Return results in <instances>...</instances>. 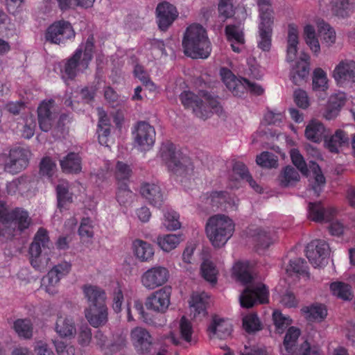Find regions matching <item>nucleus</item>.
<instances>
[{
	"instance_id": "obj_60",
	"label": "nucleus",
	"mask_w": 355,
	"mask_h": 355,
	"mask_svg": "<svg viewBox=\"0 0 355 355\" xmlns=\"http://www.w3.org/2000/svg\"><path fill=\"white\" fill-rule=\"evenodd\" d=\"M131 173L132 170L127 164L120 161L117 162L116 164L115 177L119 184L128 180Z\"/></svg>"
},
{
	"instance_id": "obj_34",
	"label": "nucleus",
	"mask_w": 355,
	"mask_h": 355,
	"mask_svg": "<svg viewBox=\"0 0 355 355\" xmlns=\"http://www.w3.org/2000/svg\"><path fill=\"white\" fill-rule=\"evenodd\" d=\"M232 171L233 177L234 175L237 176L234 178L236 180L239 179L245 180L256 192L261 193L262 191V188L254 180L247 166L243 163L236 162L233 165Z\"/></svg>"
},
{
	"instance_id": "obj_25",
	"label": "nucleus",
	"mask_w": 355,
	"mask_h": 355,
	"mask_svg": "<svg viewBox=\"0 0 355 355\" xmlns=\"http://www.w3.org/2000/svg\"><path fill=\"white\" fill-rule=\"evenodd\" d=\"M54 101H42L37 108V118L40 129L44 132H48L51 130L53 118L51 112Z\"/></svg>"
},
{
	"instance_id": "obj_4",
	"label": "nucleus",
	"mask_w": 355,
	"mask_h": 355,
	"mask_svg": "<svg viewBox=\"0 0 355 355\" xmlns=\"http://www.w3.org/2000/svg\"><path fill=\"white\" fill-rule=\"evenodd\" d=\"M94 49V38L89 35L85 42V48H77L74 53L65 60L62 70V77L73 80L79 72H84L93 59Z\"/></svg>"
},
{
	"instance_id": "obj_58",
	"label": "nucleus",
	"mask_w": 355,
	"mask_h": 355,
	"mask_svg": "<svg viewBox=\"0 0 355 355\" xmlns=\"http://www.w3.org/2000/svg\"><path fill=\"white\" fill-rule=\"evenodd\" d=\"M134 75L139 79L142 84L150 91H154L156 88L155 83L151 80L149 75L140 64H136L134 68Z\"/></svg>"
},
{
	"instance_id": "obj_59",
	"label": "nucleus",
	"mask_w": 355,
	"mask_h": 355,
	"mask_svg": "<svg viewBox=\"0 0 355 355\" xmlns=\"http://www.w3.org/2000/svg\"><path fill=\"white\" fill-rule=\"evenodd\" d=\"M307 263L306 261L302 258H295L291 259L289 264L286 268L288 273L294 272L299 275L307 273Z\"/></svg>"
},
{
	"instance_id": "obj_27",
	"label": "nucleus",
	"mask_w": 355,
	"mask_h": 355,
	"mask_svg": "<svg viewBox=\"0 0 355 355\" xmlns=\"http://www.w3.org/2000/svg\"><path fill=\"white\" fill-rule=\"evenodd\" d=\"M225 33L227 40L231 42V47L234 52L240 53L239 45L245 44V37L243 30L239 25L229 24L225 26Z\"/></svg>"
},
{
	"instance_id": "obj_39",
	"label": "nucleus",
	"mask_w": 355,
	"mask_h": 355,
	"mask_svg": "<svg viewBox=\"0 0 355 355\" xmlns=\"http://www.w3.org/2000/svg\"><path fill=\"white\" fill-rule=\"evenodd\" d=\"M133 250L136 257L141 261H148L154 255V250L151 244L140 239L133 242Z\"/></svg>"
},
{
	"instance_id": "obj_1",
	"label": "nucleus",
	"mask_w": 355,
	"mask_h": 355,
	"mask_svg": "<svg viewBox=\"0 0 355 355\" xmlns=\"http://www.w3.org/2000/svg\"><path fill=\"white\" fill-rule=\"evenodd\" d=\"M179 98L185 109L192 110L197 117L204 120L213 113L220 115L223 112L217 98L213 97L208 92L202 91L196 94L191 91H183Z\"/></svg>"
},
{
	"instance_id": "obj_57",
	"label": "nucleus",
	"mask_w": 355,
	"mask_h": 355,
	"mask_svg": "<svg viewBox=\"0 0 355 355\" xmlns=\"http://www.w3.org/2000/svg\"><path fill=\"white\" fill-rule=\"evenodd\" d=\"M272 320L276 328V331L279 334L283 331L292 323V320L289 316H286L278 310L274 311L272 313Z\"/></svg>"
},
{
	"instance_id": "obj_19",
	"label": "nucleus",
	"mask_w": 355,
	"mask_h": 355,
	"mask_svg": "<svg viewBox=\"0 0 355 355\" xmlns=\"http://www.w3.org/2000/svg\"><path fill=\"white\" fill-rule=\"evenodd\" d=\"M333 77L338 84L355 83V62L351 60L340 61L333 71Z\"/></svg>"
},
{
	"instance_id": "obj_47",
	"label": "nucleus",
	"mask_w": 355,
	"mask_h": 355,
	"mask_svg": "<svg viewBox=\"0 0 355 355\" xmlns=\"http://www.w3.org/2000/svg\"><path fill=\"white\" fill-rule=\"evenodd\" d=\"M298 172L291 166H286L282 171L279 180L281 185L288 187L299 181Z\"/></svg>"
},
{
	"instance_id": "obj_31",
	"label": "nucleus",
	"mask_w": 355,
	"mask_h": 355,
	"mask_svg": "<svg viewBox=\"0 0 355 355\" xmlns=\"http://www.w3.org/2000/svg\"><path fill=\"white\" fill-rule=\"evenodd\" d=\"M83 291L88 305L105 304L106 293L103 288L97 286L87 284L83 287Z\"/></svg>"
},
{
	"instance_id": "obj_2",
	"label": "nucleus",
	"mask_w": 355,
	"mask_h": 355,
	"mask_svg": "<svg viewBox=\"0 0 355 355\" xmlns=\"http://www.w3.org/2000/svg\"><path fill=\"white\" fill-rule=\"evenodd\" d=\"M182 46L184 54L193 59L207 58L211 52V44L207 31L198 24L187 28L182 39Z\"/></svg>"
},
{
	"instance_id": "obj_54",
	"label": "nucleus",
	"mask_w": 355,
	"mask_h": 355,
	"mask_svg": "<svg viewBox=\"0 0 355 355\" xmlns=\"http://www.w3.org/2000/svg\"><path fill=\"white\" fill-rule=\"evenodd\" d=\"M313 89L315 91H324L328 87L327 74L321 68L313 71Z\"/></svg>"
},
{
	"instance_id": "obj_64",
	"label": "nucleus",
	"mask_w": 355,
	"mask_h": 355,
	"mask_svg": "<svg viewBox=\"0 0 355 355\" xmlns=\"http://www.w3.org/2000/svg\"><path fill=\"white\" fill-rule=\"evenodd\" d=\"M260 19H274L270 0H257Z\"/></svg>"
},
{
	"instance_id": "obj_33",
	"label": "nucleus",
	"mask_w": 355,
	"mask_h": 355,
	"mask_svg": "<svg viewBox=\"0 0 355 355\" xmlns=\"http://www.w3.org/2000/svg\"><path fill=\"white\" fill-rule=\"evenodd\" d=\"M345 101L346 96L345 93H338L331 95L324 113L325 119L331 120L336 117L341 107L345 104Z\"/></svg>"
},
{
	"instance_id": "obj_7",
	"label": "nucleus",
	"mask_w": 355,
	"mask_h": 355,
	"mask_svg": "<svg viewBox=\"0 0 355 355\" xmlns=\"http://www.w3.org/2000/svg\"><path fill=\"white\" fill-rule=\"evenodd\" d=\"M76 33L71 24L65 20L53 22L45 32V40L51 44H65L75 37Z\"/></svg>"
},
{
	"instance_id": "obj_46",
	"label": "nucleus",
	"mask_w": 355,
	"mask_h": 355,
	"mask_svg": "<svg viewBox=\"0 0 355 355\" xmlns=\"http://www.w3.org/2000/svg\"><path fill=\"white\" fill-rule=\"evenodd\" d=\"M310 167L312 168L314 177V184L312 185V189L314 191L315 194L319 196L320 192L322 190L325 184V178L322 173V171L319 165L315 162H311Z\"/></svg>"
},
{
	"instance_id": "obj_48",
	"label": "nucleus",
	"mask_w": 355,
	"mask_h": 355,
	"mask_svg": "<svg viewBox=\"0 0 355 355\" xmlns=\"http://www.w3.org/2000/svg\"><path fill=\"white\" fill-rule=\"evenodd\" d=\"M163 225L168 230H176L180 227L179 221L180 215L170 208H166L164 211Z\"/></svg>"
},
{
	"instance_id": "obj_55",
	"label": "nucleus",
	"mask_w": 355,
	"mask_h": 355,
	"mask_svg": "<svg viewBox=\"0 0 355 355\" xmlns=\"http://www.w3.org/2000/svg\"><path fill=\"white\" fill-rule=\"evenodd\" d=\"M277 157L268 151L262 152L256 158V162L258 165L268 168L277 167Z\"/></svg>"
},
{
	"instance_id": "obj_38",
	"label": "nucleus",
	"mask_w": 355,
	"mask_h": 355,
	"mask_svg": "<svg viewBox=\"0 0 355 355\" xmlns=\"http://www.w3.org/2000/svg\"><path fill=\"white\" fill-rule=\"evenodd\" d=\"M348 141L347 134L342 130H337L334 135L324 139L325 147L331 152L336 153L339 147Z\"/></svg>"
},
{
	"instance_id": "obj_36",
	"label": "nucleus",
	"mask_w": 355,
	"mask_h": 355,
	"mask_svg": "<svg viewBox=\"0 0 355 355\" xmlns=\"http://www.w3.org/2000/svg\"><path fill=\"white\" fill-rule=\"evenodd\" d=\"M300 336V330L295 327L288 329L284 336L282 353L283 355H292L295 352L296 343Z\"/></svg>"
},
{
	"instance_id": "obj_62",
	"label": "nucleus",
	"mask_w": 355,
	"mask_h": 355,
	"mask_svg": "<svg viewBox=\"0 0 355 355\" xmlns=\"http://www.w3.org/2000/svg\"><path fill=\"white\" fill-rule=\"evenodd\" d=\"M56 164L50 157H44L40 163V174L42 176L51 178L53 176Z\"/></svg>"
},
{
	"instance_id": "obj_12",
	"label": "nucleus",
	"mask_w": 355,
	"mask_h": 355,
	"mask_svg": "<svg viewBox=\"0 0 355 355\" xmlns=\"http://www.w3.org/2000/svg\"><path fill=\"white\" fill-rule=\"evenodd\" d=\"M329 246L324 240H313L306 247V257L315 267H320L329 255Z\"/></svg>"
},
{
	"instance_id": "obj_22",
	"label": "nucleus",
	"mask_w": 355,
	"mask_h": 355,
	"mask_svg": "<svg viewBox=\"0 0 355 355\" xmlns=\"http://www.w3.org/2000/svg\"><path fill=\"white\" fill-rule=\"evenodd\" d=\"M336 209L332 207H324L321 202L309 203V218L314 222L330 221L336 215Z\"/></svg>"
},
{
	"instance_id": "obj_30",
	"label": "nucleus",
	"mask_w": 355,
	"mask_h": 355,
	"mask_svg": "<svg viewBox=\"0 0 355 355\" xmlns=\"http://www.w3.org/2000/svg\"><path fill=\"white\" fill-rule=\"evenodd\" d=\"M94 338L96 341V344L106 354L119 352L125 345V340L123 339H119L116 342L110 344L107 343V336L100 330H98L96 332Z\"/></svg>"
},
{
	"instance_id": "obj_32",
	"label": "nucleus",
	"mask_w": 355,
	"mask_h": 355,
	"mask_svg": "<svg viewBox=\"0 0 355 355\" xmlns=\"http://www.w3.org/2000/svg\"><path fill=\"white\" fill-rule=\"evenodd\" d=\"M301 313L309 322H320L326 318L327 310L324 305L315 303L303 306Z\"/></svg>"
},
{
	"instance_id": "obj_24",
	"label": "nucleus",
	"mask_w": 355,
	"mask_h": 355,
	"mask_svg": "<svg viewBox=\"0 0 355 355\" xmlns=\"http://www.w3.org/2000/svg\"><path fill=\"white\" fill-rule=\"evenodd\" d=\"M309 59V56L305 55L297 61L292 68L290 77L295 85H302L306 82L310 70Z\"/></svg>"
},
{
	"instance_id": "obj_13",
	"label": "nucleus",
	"mask_w": 355,
	"mask_h": 355,
	"mask_svg": "<svg viewBox=\"0 0 355 355\" xmlns=\"http://www.w3.org/2000/svg\"><path fill=\"white\" fill-rule=\"evenodd\" d=\"M169 277L167 268L162 266H155L147 270L141 276L142 285L153 290L164 285Z\"/></svg>"
},
{
	"instance_id": "obj_20",
	"label": "nucleus",
	"mask_w": 355,
	"mask_h": 355,
	"mask_svg": "<svg viewBox=\"0 0 355 355\" xmlns=\"http://www.w3.org/2000/svg\"><path fill=\"white\" fill-rule=\"evenodd\" d=\"M207 200L213 209L227 211L235 210L237 208L234 198L227 191H212Z\"/></svg>"
},
{
	"instance_id": "obj_43",
	"label": "nucleus",
	"mask_w": 355,
	"mask_h": 355,
	"mask_svg": "<svg viewBox=\"0 0 355 355\" xmlns=\"http://www.w3.org/2000/svg\"><path fill=\"white\" fill-rule=\"evenodd\" d=\"M208 295L202 292L200 293H194L191 296V307L193 309L195 316L196 315H205L207 313V304L208 302Z\"/></svg>"
},
{
	"instance_id": "obj_3",
	"label": "nucleus",
	"mask_w": 355,
	"mask_h": 355,
	"mask_svg": "<svg viewBox=\"0 0 355 355\" xmlns=\"http://www.w3.org/2000/svg\"><path fill=\"white\" fill-rule=\"evenodd\" d=\"M53 250V244L50 240L48 231L44 227H40L29 248L31 266L40 271L45 270L51 261Z\"/></svg>"
},
{
	"instance_id": "obj_37",
	"label": "nucleus",
	"mask_w": 355,
	"mask_h": 355,
	"mask_svg": "<svg viewBox=\"0 0 355 355\" xmlns=\"http://www.w3.org/2000/svg\"><path fill=\"white\" fill-rule=\"evenodd\" d=\"M55 331L61 337L73 336L76 333L73 318L70 316H58L55 324Z\"/></svg>"
},
{
	"instance_id": "obj_50",
	"label": "nucleus",
	"mask_w": 355,
	"mask_h": 355,
	"mask_svg": "<svg viewBox=\"0 0 355 355\" xmlns=\"http://www.w3.org/2000/svg\"><path fill=\"white\" fill-rule=\"evenodd\" d=\"M253 241L255 242L257 250L259 249H266L272 243V239L269 233L260 228H257L254 230Z\"/></svg>"
},
{
	"instance_id": "obj_17",
	"label": "nucleus",
	"mask_w": 355,
	"mask_h": 355,
	"mask_svg": "<svg viewBox=\"0 0 355 355\" xmlns=\"http://www.w3.org/2000/svg\"><path fill=\"white\" fill-rule=\"evenodd\" d=\"M131 338L137 351L140 354H148L153 347V338L144 328L135 327L131 331Z\"/></svg>"
},
{
	"instance_id": "obj_56",
	"label": "nucleus",
	"mask_w": 355,
	"mask_h": 355,
	"mask_svg": "<svg viewBox=\"0 0 355 355\" xmlns=\"http://www.w3.org/2000/svg\"><path fill=\"white\" fill-rule=\"evenodd\" d=\"M243 327L245 331L249 334L259 331L261 329L259 318L254 313L248 314L243 318Z\"/></svg>"
},
{
	"instance_id": "obj_6",
	"label": "nucleus",
	"mask_w": 355,
	"mask_h": 355,
	"mask_svg": "<svg viewBox=\"0 0 355 355\" xmlns=\"http://www.w3.org/2000/svg\"><path fill=\"white\" fill-rule=\"evenodd\" d=\"M205 230L211 244L214 247L220 248L233 235L234 223L228 216L217 214L209 218Z\"/></svg>"
},
{
	"instance_id": "obj_14",
	"label": "nucleus",
	"mask_w": 355,
	"mask_h": 355,
	"mask_svg": "<svg viewBox=\"0 0 355 355\" xmlns=\"http://www.w3.org/2000/svg\"><path fill=\"white\" fill-rule=\"evenodd\" d=\"M36 178L33 175H22L6 184V192L8 195L23 196L36 187Z\"/></svg>"
},
{
	"instance_id": "obj_8",
	"label": "nucleus",
	"mask_w": 355,
	"mask_h": 355,
	"mask_svg": "<svg viewBox=\"0 0 355 355\" xmlns=\"http://www.w3.org/2000/svg\"><path fill=\"white\" fill-rule=\"evenodd\" d=\"M5 203L1 201V225H14L19 232L27 230L32 219L28 212L23 208L16 207L10 211L4 209Z\"/></svg>"
},
{
	"instance_id": "obj_41",
	"label": "nucleus",
	"mask_w": 355,
	"mask_h": 355,
	"mask_svg": "<svg viewBox=\"0 0 355 355\" xmlns=\"http://www.w3.org/2000/svg\"><path fill=\"white\" fill-rule=\"evenodd\" d=\"M332 294L343 300H351L354 297L352 286L343 282H334L330 284Z\"/></svg>"
},
{
	"instance_id": "obj_15",
	"label": "nucleus",
	"mask_w": 355,
	"mask_h": 355,
	"mask_svg": "<svg viewBox=\"0 0 355 355\" xmlns=\"http://www.w3.org/2000/svg\"><path fill=\"white\" fill-rule=\"evenodd\" d=\"M171 288L165 286L155 292L147 298L146 306L148 309L157 312L164 313L170 304Z\"/></svg>"
},
{
	"instance_id": "obj_49",
	"label": "nucleus",
	"mask_w": 355,
	"mask_h": 355,
	"mask_svg": "<svg viewBox=\"0 0 355 355\" xmlns=\"http://www.w3.org/2000/svg\"><path fill=\"white\" fill-rule=\"evenodd\" d=\"M318 30L322 40L329 45L336 41V33L334 30L324 20L318 21Z\"/></svg>"
},
{
	"instance_id": "obj_16",
	"label": "nucleus",
	"mask_w": 355,
	"mask_h": 355,
	"mask_svg": "<svg viewBox=\"0 0 355 355\" xmlns=\"http://www.w3.org/2000/svg\"><path fill=\"white\" fill-rule=\"evenodd\" d=\"M157 24L159 29L166 31L177 18L176 8L168 2H162L156 8Z\"/></svg>"
},
{
	"instance_id": "obj_42",
	"label": "nucleus",
	"mask_w": 355,
	"mask_h": 355,
	"mask_svg": "<svg viewBox=\"0 0 355 355\" xmlns=\"http://www.w3.org/2000/svg\"><path fill=\"white\" fill-rule=\"evenodd\" d=\"M320 4L329 6L332 12L338 17L344 18L348 15V0H320Z\"/></svg>"
},
{
	"instance_id": "obj_63",
	"label": "nucleus",
	"mask_w": 355,
	"mask_h": 355,
	"mask_svg": "<svg viewBox=\"0 0 355 355\" xmlns=\"http://www.w3.org/2000/svg\"><path fill=\"white\" fill-rule=\"evenodd\" d=\"M132 196V192L128 188L126 182H121L119 184L118 190L116 192V200L121 205H125Z\"/></svg>"
},
{
	"instance_id": "obj_51",
	"label": "nucleus",
	"mask_w": 355,
	"mask_h": 355,
	"mask_svg": "<svg viewBox=\"0 0 355 355\" xmlns=\"http://www.w3.org/2000/svg\"><path fill=\"white\" fill-rule=\"evenodd\" d=\"M60 278L56 275V271L51 270L47 275L42 279V286L45 287V291L51 295L57 293L56 285L59 283Z\"/></svg>"
},
{
	"instance_id": "obj_21",
	"label": "nucleus",
	"mask_w": 355,
	"mask_h": 355,
	"mask_svg": "<svg viewBox=\"0 0 355 355\" xmlns=\"http://www.w3.org/2000/svg\"><path fill=\"white\" fill-rule=\"evenodd\" d=\"M220 74L223 82L234 96L241 97L245 94L244 78H236L231 70L225 67L220 69Z\"/></svg>"
},
{
	"instance_id": "obj_52",
	"label": "nucleus",
	"mask_w": 355,
	"mask_h": 355,
	"mask_svg": "<svg viewBox=\"0 0 355 355\" xmlns=\"http://www.w3.org/2000/svg\"><path fill=\"white\" fill-rule=\"evenodd\" d=\"M180 241V238L176 234H166L157 238V244L166 252L175 249Z\"/></svg>"
},
{
	"instance_id": "obj_35",
	"label": "nucleus",
	"mask_w": 355,
	"mask_h": 355,
	"mask_svg": "<svg viewBox=\"0 0 355 355\" xmlns=\"http://www.w3.org/2000/svg\"><path fill=\"white\" fill-rule=\"evenodd\" d=\"M325 130L321 122L313 120L306 127L305 137L311 141L319 143L323 138L325 139Z\"/></svg>"
},
{
	"instance_id": "obj_23",
	"label": "nucleus",
	"mask_w": 355,
	"mask_h": 355,
	"mask_svg": "<svg viewBox=\"0 0 355 355\" xmlns=\"http://www.w3.org/2000/svg\"><path fill=\"white\" fill-rule=\"evenodd\" d=\"M140 193L142 197L153 207L159 208L164 202L161 188L156 184L148 182L142 184Z\"/></svg>"
},
{
	"instance_id": "obj_29",
	"label": "nucleus",
	"mask_w": 355,
	"mask_h": 355,
	"mask_svg": "<svg viewBox=\"0 0 355 355\" xmlns=\"http://www.w3.org/2000/svg\"><path fill=\"white\" fill-rule=\"evenodd\" d=\"M60 166L64 173L78 174L82 171V158L79 153L70 152L60 160Z\"/></svg>"
},
{
	"instance_id": "obj_40",
	"label": "nucleus",
	"mask_w": 355,
	"mask_h": 355,
	"mask_svg": "<svg viewBox=\"0 0 355 355\" xmlns=\"http://www.w3.org/2000/svg\"><path fill=\"white\" fill-rule=\"evenodd\" d=\"M232 274L243 284L250 283L252 276L250 271V263L248 261H238L232 268Z\"/></svg>"
},
{
	"instance_id": "obj_11",
	"label": "nucleus",
	"mask_w": 355,
	"mask_h": 355,
	"mask_svg": "<svg viewBox=\"0 0 355 355\" xmlns=\"http://www.w3.org/2000/svg\"><path fill=\"white\" fill-rule=\"evenodd\" d=\"M269 292L264 284L258 286H247L240 296L241 306L251 308L257 302L265 304L268 302Z\"/></svg>"
},
{
	"instance_id": "obj_9",
	"label": "nucleus",
	"mask_w": 355,
	"mask_h": 355,
	"mask_svg": "<svg viewBox=\"0 0 355 355\" xmlns=\"http://www.w3.org/2000/svg\"><path fill=\"white\" fill-rule=\"evenodd\" d=\"M134 142L144 150H150L155 141V128L144 121H138L132 131Z\"/></svg>"
},
{
	"instance_id": "obj_5",
	"label": "nucleus",
	"mask_w": 355,
	"mask_h": 355,
	"mask_svg": "<svg viewBox=\"0 0 355 355\" xmlns=\"http://www.w3.org/2000/svg\"><path fill=\"white\" fill-rule=\"evenodd\" d=\"M160 156L168 170L174 175L187 178L192 174L193 165L191 159L182 153L177 152L173 143L166 141L162 144Z\"/></svg>"
},
{
	"instance_id": "obj_45",
	"label": "nucleus",
	"mask_w": 355,
	"mask_h": 355,
	"mask_svg": "<svg viewBox=\"0 0 355 355\" xmlns=\"http://www.w3.org/2000/svg\"><path fill=\"white\" fill-rule=\"evenodd\" d=\"M13 328L19 337L30 338L33 336V324L29 319H17Z\"/></svg>"
},
{
	"instance_id": "obj_10",
	"label": "nucleus",
	"mask_w": 355,
	"mask_h": 355,
	"mask_svg": "<svg viewBox=\"0 0 355 355\" xmlns=\"http://www.w3.org/2000/svg\"><path fill=\"white\" fill-rule=\"evenodd\" d=\"M30 156L28 149L21 147L11 149L4 164V171L11 174L21 172L28 166Z\"/></svg>"
},
{
	"instance_id": "obj_44",
	"label": "nucleus",
	"mask_w": 355,
	"mask_h": 355,
	"mask_svg": "<svg viewBox=\"0 0 355 355\" xmlns=\"http://www.w3.org/2000/svg\"><path fill=\"white\" fill-rule=\"evenodd\" d=\"M58 206L60 209L64 208L68 203L72 202L73 194L69 191L67 182H60L55 188Z\"/></svg>"
},
{
	"instance_id": "obj_28",
	"label": "nucleus",
	"mask_w": 355,
	"mask_h": 355,
	"mask_svg": "<svg viewBox=\"0 0 355 355\" xmlns=\"http://www.w3.org/2000/svg\"><path fill=\"white\" fill-rule=\"evenodd\" d=\"M208 331L213 336L219 339H225L230 336L232 326L230 321L214 316L208 327Z\"/></svg>"
},
{
	"instance_id": "obj_18",
	"label": "nucleus",
	"mask_w": 355,
	"mask_h": 355,
	"mask_svg": "<svg viewBox=\"0 0 355 355\" xmlns=\"http://www.w3.org/2000/svg\"><path fill=\"white\" fill-rule=\"evenodd\" d=\"M85 316L93 327L98 328L105 325L108 320V309L106 304L88 305L85 309Z\"/></svg>"
},
{
	"instance_id": "obj_61",
	"label": "nucleus",
	"mask_w": 355,
	"mask_h": 355,
	"mask_svg": "<svg viewBox=\"0 0 355 355\" xmlns=\"http://www.w3.org/2000/svg\"><path fill=\"white\" fill-rule=\"evenodd\" d=\"M291 158L293 164L302 173V175H308V168L306 163L297 149L293 148L291 150Z\"/></svg>"
},
{
	"instance_id": "obj_53",
	"label": "nucleus",
	"mask_w": 355,
	"mask_h": 355,
	"mask_svg": "<svg viewBox=\"0 0 355 355\" xmlns=\"http://www.w3.org/2000/svg\"><path fill=\"white\" fill-rule=\"evenodd\" d=\"M201 274L202 277L211 284L217 282L218 270L214 263L209 261H205L201 264Z\"/></svg>"
},
{
	"instance_id": "obj_26",
	"label": "nucleus",
	"mask_w": 355,
	"mask_h": 355,
	"mask_svg": "<svg viewBox=\"0 0 355 355\" xmlns=\"http://www.w3.org/2000/svg\"><path fill=\"white\" fill-rule=\"evenodd\" d=\"M273 19H260L259 24L260 40L258 42V47L263 51H269L271 48Z\"/></svg>"
}]
</instances>
